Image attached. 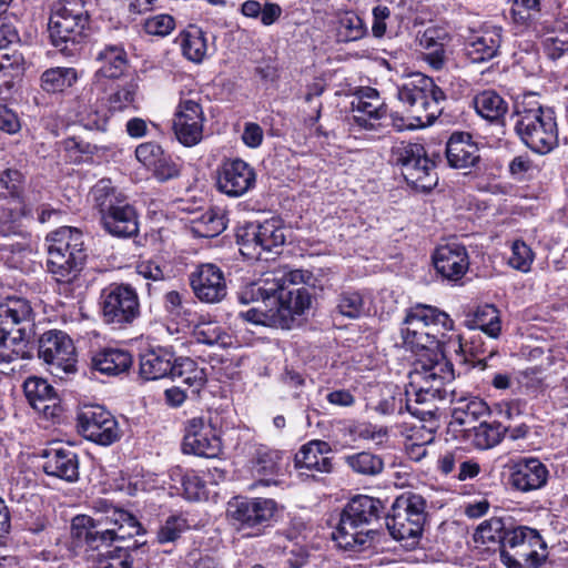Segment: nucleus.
<instances>
[{"label": "nucleus", "instance_id": "1", "mask_svg": "<svg viewBox=\"0 0 568 568\" xmlns=\"http://www.w3.org/2000/svg\"><path fill=\"white\" fill-rule=\"evenodd\" d=\"M95 518L78 515L71 523V536L78 545L85 546L92 568H132L130 554L113 541L125 540L142 532V526L130 513L105 498L92 500Z\"/></svg>", "mask_w": 568, "mask_h": 568}, {"label": "nucleus", "instance_id": "2", "mask_svg": "<svg viewBox=\"0 0 568 568\" xmlns=\"http://www.w3.org/2000/svg\"><path fill=\"white\" fill-rule=\"evenodd\" d=\"M308 272L301 270H276L257 283L244 287L239 301L246 305L261 302L260 305L239 313L247 323L271 327L290 328L294 317L302 315L311 305L308 290L298 284L306 283Z\"/></svg>", "mask_w": 568, "mask_h": 568}, {"label": "nucleus", "instance_id": "3", "mask_svg": "<svg viewBox=\"0 0 568 568\" xmlns=\"http://www.w3.org/2000/svg\"><path fill=\"white\" fill-rule=\"evenodd\" d=\"M454 379L450 362L443 357L420 359L409 373V385L414 390L415 400L405 399L398 390L381 399L376 410L383 415L402 414L406 409L423 422H433L440 409L439 402L446 399V385Z\"/></svg>", "mask_w": 568, "mask_h": 568}, {"label": "nucleus", "instance_id": "4", "mask_svg": "<svg viewBox=\"0 0 568 568\" xmlns=\"http://www.w3.org/2000/svg\"><path fill=\"white\" fill-rule=\"evenodd\" d=\"M36 335L34 313L26 298L12 297L0 305V372L14 374L20 361L32 357L30 343Z\"/></svg>", "mask_w": 568, "mask_h": 568}, {"label": "nucleus", "instance_id": "5", "mask_svg": "<svg viewBox=\"0 0 568 568\" xmlns=\"http://www.w3.org/2000/svg\"><path fill=\"white\" fill-rule=\"evenodd\" d=\"M47 243L48 270L59 283V293L81 295L80 272L87 258L81 231L62 226L48 234Z\"/></svg>", "mask_w": 568, "mask_h": 568}, {"label": "nucleus", "instance_id": "6", "mask_svg": "<svg viewBox=\"0 0 568 568\" xmlns=\"http://www.w3.org/2000/svg\"><path fill=\"white\" fill-rule=\"evenodd\" d=\"M454 322L448 314L428 305L412 307L400 325L403 345L412 352L424 351L418 359L443 357L447 343L443 341L444 334L437 335L438 327L453 329Z\"/></svg>", "mask_w": 568, "mask_h": 568}, {"label": "nucleus", "instance_id": "7", "mask_svg": "<svg viewBox=\"0 0 568 568\" xmlns=\"http://www.w3.org/2000/svg\"><path fill=\"white\" fill-rule=\"evenodd\" d=\"M515 131L534 152L546 154L558 143L554 111L545 108L536 93H525L515 103Z\"/></svg>", "mask_w": 568, "mask_h": 568}, {"label": "nucleus", "instance_id": "8", "mask_svg": "<svg viewBox=\"0 0 568 568\" xmlns=\"http://www.w3.org/2000/svg\"><path fill=\"white\" fill-rule=\"evenodd\" d=\"M398 100L413 111L410 125H430L442 113L445 93L430 77L414 73L398 87Z\"/></svg>", "mask_w": 568, "mask_h": 568}, {"label": "nucleus", "instance_id": "9", "mask_svg": "<svg viewBox=\"0 0 568 568\" xmlns=\"http://www.w3.org/2000/svg\"><path fill=\"white\" fill-rule=\"evenodd\" d=\"M89 16L83 0H55L51 7L49 36L54 47L61 52H72L88 26Z\"/></svg>", "mask_w": 568, "mask_h": 568}, {"label": "nucleus", "instance_id": "10", "mask_svg": "<svg viewBox=\"0 0 568 568\" xmlns=\"http://www.w3.org/2000/svg\"><path fill=\"white\" fill-rule=\"evenodd\" d=\"M426 499L418 494L406 493L397 497L392 513L386 517V527L396 540L406 541L408 546L416 544L426 523Z\"/></svg>", "mask_w": 568, "mask_h": 568}, {"label": "nucleus", "instance_id": "11", "mask_svg": "<svg viewBox=\"0 0 568 568\" xmlns=\"http://www.w3.org/2000/svg\"><path fill=\"white\" fill-rule=\"evenodd\" d=\"M547 557V545L537 530L517 527L506 534L500 559L508 568H540Z\"/></svg>", "mask_w": 568, "mask_h": 568}, {"label": "nucleus", "instance_id": "12", "mask_svg": "<svg viewBox=\"0 0 568 568\" xmlns=\"http://www.w3.org/2000/svg\"><path fill=\"white\" fill-rule=\"evenodd\" d=\"M99 305L103 322L116 328L132 325L141 315L139 294L130 284H109L100 294Z\"/></svg>", "mask_w": 568, "mask_h": 568}, {"label": "nucleus", "instance_id": "13", "mask_svg": "<svg viewBox=\"0 0 568 568\" xmlns=\"http://www.w3.org/2000/svg\"><path fill=\"white\" fill-rule=\"evenodd\" d=\"M394 160L402 166L406 182L416 190L427 192L438 182L435 164L426 155L424 146L418 143L400 142L392 150Z\"/></svg>", "mask_w": 568, "mask_h": 568}, {"label": "nucleus", "instance_id": "14", "mask_svg": "<svg viewBox=\"0 0 568 568\" xmlns=\"http://www.w3.org/2000/svg\"><path fill=\"white\" fill-rule=\"evenodd\" d=\"M38 355L53 375L59 376L75 371L77 354L73 341L60 329H50L40 336Z\"/></svg>", "mask_w": 568, "mask_h": 568}, {"label": "nucleus", "instance_id": "15", "mask_svg": "<svg viewBox=\"0 0 568 568\" xmlns=\"http://www.w3.org/2000/svg\"><path fill=\"white\" fill-rule=\"evenodd\" d=\"M78 432L88 440L109 446L121 438L116 418L103 406L89 405L77 415Z\"/></svg>", "mask_w": 568, "mask_h": 568}, {"label": "nucleus", "instance_id": "16", "mask_svg": "<svg viewBox=\"0 0 568 568\" xmlns=\"http://www.w3.org/2000/svg\"><path fill=\"white\" fill-rule=\"evenodd\" d=\"M182 450L206 458L220 455L222 443L210 418L199 416L185 422Z\"/></svg>", "mask_w": 568, "mask_h": 568}, {"label": "nucleus", "instance_id": "17", "mask_svg": "<svg viewBox=\"0 0 568 568\" xmlns=\"http://www.w3.org/2000/svg\"><path fill=\"white\" fill-rule=\"evenodd\" d=\"M331 445L321 439H313L302 445L294 456V467L298 476L318 480L322 475L334 471Z\"/></svg>", "mask_w": 568, "mask_h": 568}, {"label": "nucleus", "instance_id": "18", "mask_svg": "<svg viewBox=\"0 0 568 568\" xmlns=\"http://www.w3.org/2000/svg\"><path fill=\"white\" fill-rule=\"evenodd\" d=\"M204 112L192 97L181 98L173 118V131L178 141L191 148L203 139Z\"/></svg>", "mask_w": 568, "mask_h": 568}, {"label": "nucleus", "instance_id": "19", "mask_svg": "<svg viewBox=\"0 0 568 568\" xmlns=\"http://www.w3.org/2000/svg\"><path fill=\"white\" fill-rule=\"evenodd\" d=\"M256 175L253 168L241 159H226L215 171L217 190L231 197H239L255 185Z\"/></svg>", "mask_w": 568, "mask_h": 568}, {"label": "nucleus", "instance_id": "20", "mask_svg": "<svg viewBox=\"0 0 568 568\" xmlns=\"http://www.w3.org/2000/svg\"><path fill=\"white\" fill-rule=\"evenodd\" d=\"M276 513V503L268 498L236 497L229 503L227 514L240 529L267 525Z\"/></svg>", "mask_w": 568, "mask_h": 568}, {"label": "nucleus", "instance_id": "21", "mask_svg": "<svg viewBox=\"0 0 568 568\" xmlns=\"http://www.w3.org/2000/svg\"><path fill=\"white\" fill-rule=\"evenodd\" d=\"M190 286L203 303H219L227 294V285L223 271L212 263L197 265L189 275Z\"/></svg>", "mask_w": 568, "mask_h": 568}, {"label": "nucleus", "instance_id": "22", "mask_svg": "<svg viewBox=\"0 0 568 568\" xmlns=\"http://www.w3.org/2000/svg\"><path fill=\"white\" fill-rule=\"evenodd\" d=\"M503 41L501 28L483 23L478 27H469L465 37V52L474 63H481L495 58Z\"/></svg>", "mask_w": 568, "mask_h": 568}, {"label": "nucleus", "instance_id": "23", "mask_svg": "<svg viewBox=\"0 0 568 568\" xmlns=\"http://www.w3.org/2000/svg\"><path fill=\"white\" fill-rule=\"evenodd\" d=\"M432 258L436 271L448 281H459L469 268L467 248L457 242L438 245Z\"/></svg>", "mask_w": 568, "mask_h": 568}, {"label": "nucleus", "instance_id": "24", "mask_svg": "<svg viewBox=\"0 0 568 568\" xmlns=\"http://www.w3.org/2000/svg\"><path fill=\"white\" fill-rule=\"evenodd\" d=\"M353 121L366 130H376L387 118V108L376 89L365 88L352 102Z\"/></svg>", "mask_w": 568, "mask_h": 568}, {"label": "nucleus", "instance_id": "25", "mask_svg": "<svg viewBox=\"0 0 568 568\" xmlns=\"http://www.w3.org/2000/svg\"><path fill=\"white\" fill-rule=\"evenodd\" d=\"M549 471L538 458H521L511 466L509 483L516 490L527 493L547 484Z\"/></svg>", "mask_w": 568, "mask_h": 568}, {"label": "nucleus", "instance_id": "26", "mask_svg": "<svg viewBox=\"0 0 568 568\" xmlns=\"http://www.w3.org/2000/svg\"><path fill=\"white\" fill-rule=\"evenodd\" d=\"M99 68L95 71L93 89L102 91L105 80L118 79L124 74L128 68V54L122 45L109 44L97 54Z\"/></svg>", "mask_w": 568, "mask_h": 568}, {"label": "nucleus", "instance_id": "27", "mask_svg": "<svg viewBox=\"0 0 568 568\" xmlns=\"http://www.w3.org/2000/svg\"><path fill=\"white\" fill-rule=\"evenodd\" d=\"M43 471L48 476L74 483L79 479V457L70 447L49 448L43 454Z\"/></svg>", "mask_w": 568, "mask_h": 568}, {"label": "nucleus", "instance_id": "28", "mask_svg": "<svg viewBox=\"0 0 568 568\" xmlns=\"http://www.w3.org/2000/svg\"><path fill=\"white\" fill-rule=\"evenodd\" d=\"M136 160L153 172L159 181L176 178L180 170L170 155L153 142H145L135 149Z\"/></svg>", "mask_w": 568, "mask_h": 568}, {"label": "nucleus", "instance_id": "29", "mask_svg": "<svg viewBox=\"0 0 568 568\" xmlns=\"http://www.w3.org/2000/svg\"><path fill=\"white\" fill-rule=\"evenodd\" d=\"M374 534V529L359 526V524L341 513L338 524L332 532V538L339 548L361 551L371 545Z\"/></svg>", "mask_w": 568, "mask_h": 568}, {"label": "nucleus", "instance_id": "30", "mask_svg": "<svg viewBox=\"0 0 568 568\" xmlns=\"http://www.w3.org/2000/svg\"><path fill=\"white\" fill-rule=\"evenodd\" d=\"M29 404L47 418H53L61 412L54 388L43 378L30 377L23 385Z\"/></svg>", "mask_w": 568, "mask_h": 568}, {"label": "nucleus", "instance_id": "31", "mask_svg": "<svg viewBox=\"0 0 568 568\" xmlns=\"http://www.w3.org/2000/svg\"><path fill=\"white\" fill-rule=\"evenodd\" d=\"M90 202L99 213H129L131 205L125 195L109 179H102L91 189Z\"/></svg>", "mask_w": 568, "mask_h": 568}, {"label": "nucleus", "instance_id": "32", "mask_svg": "<svg viewBox=\"0 0 568 568\" xmlns=\"http://www.w3.org/2000/svg\"><path fill=\"white\" fill-rule=\"evenodd\" d=\"M446 159L455 169H468L479 161V150L471 135L454 132L446 143Z\"/></svg>", "mask_w": 568, "mask_h": 568}, {"label": "nucleus", "instance_id": "33", "mask_svg": "<svg viewBox=\"0 0 568 568\" xmlns=\"http://www.w3.org/2000/svg\"><path fill=\"white\" fill-rule=\"evenodd\" d=\"M384 513V505L381 499L367 495L353 497L343 508L342 514L359 524L368 527L378 521Z\"/></svg>", "mask_w": 568, "mask_h": 568}, {"label": "nucleus", "instance_id": "34", "mask_svg": "<svg viewBox=\"0 0 568 568\" xmlns=\"http://www.w3.org/2000/svg\"><path fill=\"white\" fill-rule=\"evenodd\" d=\"M174 357L165 348L149 349L140 355V375L146 381L170 376Z\"/></svg>", "mask_w": 568, "mask_h": 568}, {"label": "nucleus", "instance_id": "35", "mask_svg": "<svg viewBox=\"0 0 568 568\" xmlns=\"http://www.w3.org/2000/svg\"><path fill=\"white\" fill-rule=\"evenodd\" d=\"M133 364L132 355L120 348H105L92 357V367L101 374L116 376L126 373Z\"/></svg>", "mask_w": 568, "mask_h": 568}, {"label": "nucleus", "instance_id": "36", "mask_svg": "<svg viewBox=\"0 0 568 568\" xmlns=\"http://www.w3.org/2000/svg\"><path fill=\"white\" fill-rule=\"evenodd\" d=\"M465 325L469 329H480L487 336L497 338L501 331L499 311L489 304L478 306L466 314Z\"/></svg>", "mask_w": 568, "mask_h": 568}, {"label": "nucleus", "instance_id": "37", "mask_svg": "<svg viewBox=\"0 0 568 568\" xmlns=\"http://www.w3.org/2000/svg\"><path fill=\"white\" fill-rule=\"evenodd\" d=\"M281 453L266 446L255 448L252 459V471L258 478V481L265 486L275 483L272 476L280 469Z\"/></svg>", "mask_w": 568, "mask_h": 568}, {"label": "nucleus", "instance_id": "38", "mask_svg": "<svg viewBox=\"0 0 568 568\" xmlns=\"http://www.w3.org/2000/svg\"><path fill=\"white\" fill-rule=\"evenodd\" d=\"M489 415L488 405L478 397L460 398L455 403L452 412L454 423L467 428L480 423Z\"/></svg>", "mask_w": 568, "mask_h": 568}, {"label": "nucleus", "instance_id": "39", "mask_svg": "<svg viewBox=\"0 0 568 568\" xmlns=\"http://www.w3.org/2000/svg\"><path fill=\"white\" fill-rule=\"evenodd\" d=\"M465 430L473 445L481 450L495 447L507 434V427H504L500 423H487L485 420Z\"/></svg>", "mask_w": 568, "mask_h": 568}, {"label": "nucleus", "instance_id": "40", "mask_svg": "<svg viewBox=\"0 0 568 568\" xmlns=\"http://www.w3.org/2000/svg\"><path fill=\"white\" fill-rule=\"evenodd\" d=\"M258 233V253L261 256L263 252H272L282 246L290 235V230L284 227L282 219L277 215L260 224Z\"/></svg>", "mask_w": 568, "mask_h": 568}, {"label": "nucleus", "instance_id": "41", "mask_svg": "<svg viewBox=\"0 0 568 568\" xmlns=\"http://www.w3.org/2000/svg\"><path fill=\"white\" fill-rule=\"evenodd\" d=\"M170 376L172 378H180L183 384L191 388L193 394H197L206 383L204 368L199 367L196 362L190 357L174 359Z\"/></svg>", "mask_w": 568, "mask_h": 568}, {"label": "nucleus", "instance_id": "42", "mask_svg": "<svg viewBox=\"0 0 568 568\" xmlns=\"http://www.w3.org/2000/svg\"><path fill=\"white\" fill-rule=\"evenodd\" d=\"M180 47L183 55L195 63H200L207 54V39L197 27L190 26L180 34Z\"/></svg>", "mask_w": 568, "mask_h": 568}, {"label": "nucleus", "instance_id": "43", "mask_svg": "<svg viewBox=\"0 0 568 568\" xmlns=\"http://www.w3.org/2000/svg\"><path fill=\"white\" fill-rule=\"evenodd\" d=\"M446 348L453 349L456 353H469L473 357L477 358L476 366L481 369L488 366V359H491L496 354L494 349L487 351L480 335L471 336L470 341L465 344L459 335H455L448 339Z\"/></svg>", "mask_w": 568, "mask_h": 568}, {"label": "nucleus", "instance_id": "44", "mask_svg": "<svg viewBox=\"0 0 568 568\" xmlns=\"http://www.w3.org/2000/svg\"><path fill=\"white\" fill-rule=\"evenodd\" d=\"M474 105L477 113L488 120L498 121L501 119L507 110V102L495 91H483L474 99Z\"/></svg>", "mask_w": 568, "mask_h": 568}, {"label": "nucleus", "instance_id": "45", "mask_svg": "<svg viewBox=\"0 0 568 568\" xmlns=\"http://www.w3.org/2000/svg\"><path fill=\"white\" fill-rule=\"evenodd\" d=\"M241 13L251 19H260L264 27H270L277 22L283 13L280 4L265 1L261 3L256 0H246L241 4Z\"/></svg>", "mask_w": 568, "mask_h": 568}, {"label": "nucleus", "instance_id": "46", "mask_svg": "<svg viewBox=\"0 0 568 568\" xmlns=\"http://www.w3.org/2000/svg\"><path fill=\"white\" fill-rule=\"evenodd\" d=\"M344 462L355 474L362 476H376L384 469L383 458L371 452L346 455Z\"/></svg>", "mask_w": 568, "mask_h": 568}, {"label": "nucleus", "instance_id": "47", "mask_svg": "<svg viewBox=\"0 0 568 568\" xmlns=\"http://www.w3.org/2000/svg\"><path fill=\"white\" fill-rule=\"evenodd\" d=\"M78 73L73 68H51L41 75V87L49 93L62 92L73 85Z\"/></svg>", "mask_w": 568, "mask_h": 568}, {"label": "nucleus", "instance_id": "48", "mask_svg": "<svg viewBox=\"0 0 568 568\" xmlns=\"http://www.w3.org/2000/svg\"><path fill=\"white\" fill-rule=\"evenodd\" d=\"M367 28L364 21L354 12L341 13L337 19L336 36L341 42L357 41L365 37Z\"/></svg>", "mask_w": 568, "mask_h": 568}, {"label": "nucleus", "instance_id": "49", "mask_svg": "<svg viewBox=\"0 0 568 568\" xmlns=\"http://www.w3.org/2000/svg\"><path fill=\"white\" fill-rule=\"evenodd\" d=\"M136 215H102L104 230L113 236L130 237L138 233Z\"/></svg>", "mask_w": 568, "mask_h": 568}, {"label": "nucleus", "instance_id": "50", "mask_svg": "<svg viewBox=\"0 0 568 568\" xmlns=\"http://www.w3.org/2000/svg\"><path fill=\"white\" fill-rule=\"evenodd\" d=\"M508 530L505 529L504 523L500 518L493 517L488 520L483 521L474 534V540L483 545L499 544V548H503L505 537Z\"/></svg>", "mask_w": 568, "mask_h": 568}, {"label": "nucleus", "instance_id": "51", "mask_svg": "<svg viewBox=\"0 0 568 568\" xmlns=\"http://www.w3.org/2000/svg\"><path fill=\"white\" fill-rule=\"evenodd\" d=\"M226 215H200L191 222V231L197 237H214L226 227Z\"/></svg>", "mask_w": 568, "mask_h": 568}, {"label": "nucleus", "instance_id": "52", "mask_svg": "<svg viewBox=\"0 0 568 568\" xmlns=\"http://www.w3.org/2000/svg\"><path fill=\"white\" fill-rule=\"evenodd\" d=\"M138 89L139 85L134 80L118 85L108 98L109 109L111 111H123L133 106Z\"/></svg>", "mask_w": 568, "mask_h": 568}, {"label": "nucleus", "instance_id": "53", "mask_svg": "<svg viewBox=\"0 0 568 568\" xmlns=\"http://www.w3.org/2000/svg\"><path fill=\"white\" fill-rule=\"evenodd\" d=\"M258 231L260 224L252 223L239 226L236 230V241L241 246V252L252 258H260L258 253Z\"/></svg>", "mask_w": 568, "mask_h": 568}, {"label": "nucleus", "instance_id": "54", "mask_svg": "<svg viewBox=\"0 0 568 568\" xmlns=\"http://www.w3.org/2000/svg\"><path fill=\"white\" fill-rule=\"evenodd\" d=\"M520 387L529 395L537 396L542 393L546 387V375L541 366H534L524 369L519 375Z\"/></svg>", "mask_w": 568, "mask_h": 568}, {"label": "nucleus", "instance_id": "55", "mask_svg": "<svg viewBox=\"0 0 568 568\" xmlns=\"http://www.w3.org/2000/svg\"><path fill=\"white\" fill-rule=\"evenodd\" d=\"M336 311L348 318H357L364 313V301L358 292H342L336 301Z\"/></svg>", "mask_w": 568, "mask_h": 568}, {"label": "nucleus", "instance_id": "56", "mask_svg": "<svg viewBox=\"0 0 568 568\" xmlns=\"http://www.w3.org/2000/svg\"><path fill=\"white\" fill-rule=\"evenodd\" d=\"M542 45L549 58H560L568 51V29H558L547 32L544 36Z\"/></svg>", "mask_w": 568, "mask_h": 568}, {"label": "nucleus", "instance_id": "57", "mask_svg": "<svg viewBox=\"0 0 568 568\" xmlns=\"http://www.w3.org/2000/svg\"><path fill=\"white\" fill-rule=\"evenodd\" d=\"M175 29V20L168 13L154 14L143 22V30L146 34L164 38Z\"/></svg>", "mask_w": 568, "mask_h": 568}, {"label": "nucleus", "instance_id": "58", "mask_svg": "<svg viewBox=\"0 0 568 568\" xmlns=\"http://www.w3.org/2000/svg\"><path fill=\"white\" fill-rule=\"evenodd\" d=\"M534 261L531 248L521 240L514 241L508 264L518 271L528 272Z\"/></svg>", "mask_w": 568, "mask_h": 568}, {"label": "nucleus", "instance_id": "59", "mask_svg": "<svg viewBox=\"0 0 568 568\" xmlns=\"http://www.w3.org/2000/svg\"><path fill=\"white\" fill-rule=\"evenodd\" d=\"M187 528L189 525L185 518L171 516L158 531V540L161 544L175 541Z\"/></svg>", "mask_w": 568, "mask_h": 568}, {"label": "nucleus", "instance_id": "60", "mask_svg": "<svg viewBox=\"0 0 568 568\" xmlns=\"http://www.w3.org/2000/svg\"><path fill=\"white\" fill-rule=\"evenodd\" d=\"M181 483L186 499L199 500L205 495L204 480L194 470L186 471Z\"/></svg>", "mask_w": 568, "mask_h": 568}, {"label": "nucleus", "instance_id": "61", "mask_svg": "<svg viewBox=\"0 0 568 568\" xmlns=\"http://www.w3.org/2000/svg\"><path fill=\"white\" fill-rule=\"evenodd\" d=\"M449 41L450 36L448 32L437 27L427 28L419 39L420 45L427 51L445 48Z\"/></svg>", "mask_w": 568, "mask_h": 568}, {"label": "nucleus", "instance_id": "62", "mask_svg": "<svg viewBox=\"0 0 568 568\" xmlns=\"http://www.w3.org/2000/svg\"><path fill=\"white\" fill-rule=\"evenodd\" d=\"M22 174L18 170L7 169L0 172V195H18L22 185Z\"/></svg>", "mask_w": 568, "mask_h": 568}, {"label": "nucleus", "instance_id": "63", "mask_svg": "<svg viewBox=\"0 0 568 568\" xmlns=\"http://www.w3.org/2000/svg\"><path fill=\"white\" fill-rule=\"evenodd\" d=\"M166 310L174 316H189L191 311L187 305L194 304L193 302L184 303L183 296L176 292L171 291L164 297Z\"/></svg>", "mask_w": 568, "mask_h": 568}, {"label": "nucleus", "instance_id": "64", "mask_svg": "<svg viewBox=\"0 0 568 568\" xmlns=\"http://www.w3.org/2000/svg\"><path fill=\"white\" fill-rule=\"evenodd\" d=\"M216 560L210 556L204 555L199 550L189 552L181 564V568H216Z\"/></svg>", "mask_w": 568, "mask_h": 568}]
</instances>
